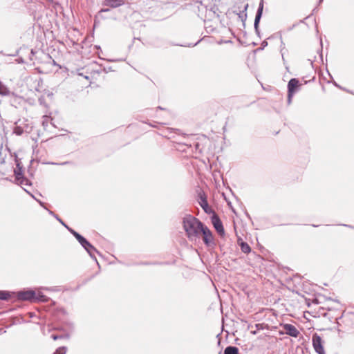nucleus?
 Returning <instances> with one entry per match:
<instances>
[{
    "label": "nucleus",
    "mask_w": 354,
    "mask_h": 354,
    "mask_svg": "<svg viewBox=\"0 0 354 354\" xmlns=\"http://www.w3.org/2000/svg\"><path fill=\"white\" fill-rule=\"evenodd\" d=\"M183 224L188 239L191 241H197L201 235V229L204 224L192 215L185 216Z\"/></svg>",
    "instance_id": "f257e3e1"
},
{
    "label": "nucleus",
    "mask_w": 354,
    "mask_h": 354,
    "mask_svg": "<svg viewBox=\"0 0 354 354\" xmlns=\"http://www.w3.org/2000/svg\"><path fill=\"white\" fill-rule=\"evenodd\" d=\"M300 86L299 81L296 78H292L288 83V103L290 104L294 93Z\"/></svg>",
    "instance_id": "f03ea898"
},
{
    "label": "nucleus",
    "mask_w": 354,
    "mask_h": 354,
    "mask_svg": "<svg viewBox=\"0 0 354 354\" xmlns=\"http://www.w3.org/2000/svg\"><path fill=\"white\" fill-rule=\"evenodd\" d=\"M281 326L283 328L284 331H279L280 335L286 334L293 337H297L299 335V331L293 325L290 324H282Z\"/></svg>",
    "instance_id": "7ed1b4c3"
},
{
    "label": "nucleus",
    "mask_w": 354,
    "mask_h": 354,
    "mask_svg": "<svg viewBox=\"0 0 354 354\" xmlns=\"http://www.w3.org/2000/svg\"><path fill=\"white\" fill-rule=\"evenodd\" d=\"M312 343L316 353L318 354H325L324 348L322 345V339L321 337L317 333H315L313 335Z\"/></svg>",
    "instance_id": "20e7f679"
},
{
    "label": "nucleus",
    "mask_w": 354,
    "mask_h": 354,
    "mask_svg": "<svg viewBox=\"0 0 354 354\" xmlns=\"http://www.w3.org/2000/svg\"><path fill=\"white\" fill-rule=\"evenodd\" d=\"M201 234H203L204 243L207 246H210L212 244H214L212 233L205 225L203 226L202 229H201Z\"/></svg>",
    "instance_id": "39448f33"
},
{
    "label": "nucleus",
    "mask_w": 354,
    "mask_h": 354,
    "mask_svg": "<svg viewBox=\"0 0 354 354\" xmlns=\"http://www.w3.org/2000/svg\"><path fill=\"white\" fill-rule=\"evenodd\" d=\"M0 95L10 97L11 102H17L18 100H19V97L13 92L10 91L1 82L0 83Z\"/></svg>",
    "instance_id": "423d86ee"
},
{
    "label": "nucleus",
    "mask_w": 354,
    "mask_h": 354,
    "mask_svg": "<svg viewBox=\"0 0 354 354\" xmlns=\"http://www.w3.org/2000/svg\"><path fill=\"white\" fill-rule=\"evenodd\" d=\"M36 297V292L32 290L19 291L17 293V298L22 301H34V298Z\"/></svg>",
    "instance_id": "0eeeda50"
},
{
    "label": "nucleus",
    "mask_w": 354,
    "mask_h": 354,
    "mask_svg": "<svg viewBox=\"0 0 354 354\" xmlns=\"http://www.w3.org/2000/svg\"><path fill=\"white\" fill-rule=\"evenodd\" d=\"M263 6H264V1L261 0L259 4V7L257 9V12L256 13L255 19H254V27L255 29V32L259 34V24L262 16L263 10Z\"/></svg>",
    "instance_id": "6e6552de"
},
{
    "label": "nucleus",
    "mask_w": 354,
    "mask_h": 354,
    "mask_svg": "<svg viewBox=\"0 0 354 354\" xmlns=\"http://www.w3.org/2000/svg\"><path fill=\"white\" fill-rule=\"evenodd\" d=\"M125 3V0H104L102 6L111 8H116Z\"/></svg>",
    "instance_id": "1a4fd4ad"
},
{
    "label": "nucleus",
    "mask_w": 354,
    "mask_h": 354,
    "mask_svg": "<svg viewBox=\"0 0 354 354\" xmlns=\"http://www.w3.org/2000/svg\"><path fill=\"white\" fill-rule=\"evenodd\" d=\"M212 224L217 231V232L220 234H224V228L222 224L221 221L217 216H213L212 218Z\"/></svg>",
    "instance_id": "9d476101"
},
{
    "label": "nucleus",
    "mask_w": 354,
    "mask_h": 354,
    "mask_svg": "<svg viewBox=\"0 0 354 354\" xmlns=\"http://www.w3.org/2000/svg\"><path fill=\"white\" fill-rule=\"evenodd\" d=\"M76 239L78 241V242L80 243V245L84 248H92V245L81 234H79L78 236H76Z\"/></svg>",
    "instance_id": "9b49d317"
},
{
    "label": "nucleus",
    "mask_w": 354,
    "mask_h": 354,
    "mask_svg": "<svg viewBox=\"0 0 354 354\" xmlns=\"http://www.w3.org/2000/svg\"><path fill=\"white\" fill-rule=\"evenodd\" d=\"M200 199H201V201L199 202L200 205L201 206V207L203 208V209L206 213H209V207L208 203H207V199H206V197H205V196H204L201 195V196H200Z\"/></svg>",
    "instance_id": "f8f14e48"
},
{
    "label": "nucleus",
    "mask_w": 354,
    "mask_h": 354,
    "mask_svg": "<svg viewBox=\"0 0 354 354\" xmlns=\"http://www.w3.org/2000/svg\"><path fill=\"white\" fill-rule=\"evenodd\" d=\"M48 301V298L45 296L42 292L38 291L36 292V297L34 298V301H42L46 302Z\"/></svg>",
    "instance_id": "ddd939ff"
},
{
    "label": "nucleus",
    "mask_w": 354,
    "mask_h": 354,
    "mask_svg": "<svg viewBox=\"0 0 354 354\" xmlns=\"http://www.w3.org/2000/svg\"><path fill=\"white\" fill-rule=\"evenodd\" d=\"M224 354H239V348L233 346H227L224 350Z\"/></svg>",
    "instance_id": "4468645a"
},
{
    "label": "nucleus",
    "mask_w": 354,
    "mask_h": 354,
    "mask_svg": "<svg viewBox=\"0 0 354 354\" xmlns=\"http://www.w3.org/2000/svg\"><path fill=\"white\" fill-rule=\"evenodd\" d=\"M86 252L89 254L90 257L92 258V259H94L95 261L97 260L96 259V257H95V254L94 253L95 252H97L98 253L97 250L95 248V247L93 245H92V248H84Z\"/></svg>",
    "instance_id": "2eb2a0df"
},
{
    "label": "nucleus",
    "mask_w": 354,
    "mask_h": 354,
    "mask_svg": "<svg viewBox=\"0 0 354 354\" xmlns=\"http://www.w3.org/2000/svg\"><path fill=\"white\" fill-rule=\"evenodd\" d=\"M241 251L245 254L249 253L251 250V248L249 246V245L245 242H242L241 243Z\"/></svg>",
    "instance_id": "dca6fc26"
},
{
    "label": "nucleus",
    "mask_w": 354,
    "mask_h": 354,
    "mask_svg": "<svg viewBox=\"0 0 354 354\" xmlns=\"http://www.w3.org/2000/svg\"><path fill=\"white\" fill-rule=\"evenodd\" d=\"M10 297V294L6 291H0V300H8Z\"/></svg>",
    "instance_id": "f3484780"
},
{
    "label": "nucleus",
    "mask_w": 354,
    "mask_h": 354,
    "mask_svg": "<svg viewBox=\"0 0 354 354\" xmlns=\"http://www.w3.org/2000/svg\"><path fill=\"white\" fill-rule=\"evenodd\" d=\"M67 351V348L65 346H62L58 348L55 352L54 354H66Z\"/></svg>",
    "instance_id": "a211bd4d"
},
{
    "label": "nucleus",
    "mask_w": 354,
    "mask_h": 354,
    "mask_svg": "<svg viewBox=\"0 0 354 354\" xmlns=\"http://www.w3.org/2000/svg\"><path fill=\"white\" fill-rule=\"evenodd\" d=\"M51 337L54 340H57L58 339H62V338L68 339L69 338V334H65L64 335H52Z\"/></svg>",
    "instance_id": "6ab92c4d"
},
{
    "label": "nucleus",
    "mask_w": 354,
    "mask_h": 354,
    "mask_svg": "<svg viewBox=\"0 0 354 354\" xmlns=\"http://www.w3.org/2000/svg\"><path fill=\"white\" fill-rule=\"evenodd\" d=\"M14 133L17 136H21L24 133V129L21 127L17 126L14 129Z\"/></svg>",
    "instance_id": "aec40b11"
},
{
    "label": "nucleus",
    "mask_w": 354,
    "mask_h": 354,
    "mask_svg": "<svg viewBox=\"0 0 354 354\" xmlns=\"http://www.w3.org/2000/svg\"><path fill=\"white\" fill-rule=\"evenodd\" d=\"M19 184L27 185L29 184V181L27 178H24L23 176H21V179L17 180Z\"/></svg>",
    "instance_id": "412c9836"
},
{
    "label": "nucleus",
    "mask_w": 354,
    "mask_h": 354,
    "mask_svg": "<svg viewBox=\"0 0 354 354\" xmlns=\"http://www.w3.org/2000/svg\"><path fill=\"white\" fill-rule=\"evenodd\" d=\"M15 177H16V180H19L21 179V176H22V173L21 171V169H19V170H15Z\"/></svg>",
    "instance_id": "4be33fe9"
},
{
    "label": "nucleus",
    "mask_w": 354,
    "mask_h": 354,
    "mask_svg": "<svg viewBox=\"0 0 354 354\" xmlns=\"http://www.w3.org/2000/svg\"><path fill=\"white\" fill-rule=\"evenodd\" d=\"M50 120V118L49 116H47V115L43 116L42 124L44 127H46L47 126V124Z\"/></svg>",
    "instance_id": "5701e85b"
},
{
    "label": "nucleus",
    "mask_w": 354,
    "mask_h": 354,
    "mask_svg": "<svg viewBox=\"0 0 354 354\" xmlns=\"http://www.w3.org/2000/svg\"><path fill=\"white\" fill-rule=\"evenodd\" d=\"M41 289H44L48 291H59L60 288L59 287H51V288H41Z\"/></svg>",
    "instance_id": "b1692460"
},
{
    "label": "nucleus",
    "mask_w": 354,
    "mask_h": 354,
    "mask_svg": "<svg viewBox=\"0 0 354 354\" xmlns=\"http://www.w3.org/2000/svg\"><path fill=\"white\" fill-rule=\"evenodd\" d=\"M66 227L67 228V230L76 238V236H78L80 234L77 233L76 231H75L74 230H73L72 228H70L69 227H68L67 225L66 226Z\"/></svg>",
    "instance_id": "393cba45"
},
{
    "label": "nucleus",
    "mask_w": 354,
    "mask_h": 354,
    "mask_svg": "<svg viewBox=\"0 0 354 354\" xmlns=\"http://www.w3.org/2000/svg\"><path fill=\"white\" fill-rule=\"evenodd\" d=\"M71 163V162L66 161V162H60V163H52V164L57 165H69Z\"/></svg>",
    "instance_id": "a878e982"
},
{
    "label": "nucleus",
    "mask_w": 354,
    "mask_h": 354,
    "mask_svg": "<svg viewBox=\"0 0 354 354\" xmlns=\"http://www.w3.org/2000/svg\"><path fill=\"white\" fill-rule=\"evenodd\" d=\"M55 218H56V219H57V221H59V222L62 225H64V226L66 227V225L63 222V221H62L61 218H59L58 217V216H57H57H55Z\"/></svg>",
    "instance_id": "bb28decb"
},
{
    "label": "nucleus",
    "mask_w": 354,
    "mask_h": 354,
    "mask_svg": "<svg viewBox=\"0 0 354 354\" xmlns=\"http://www.w3.org/2000/svg\"><path fill=\"white\" fill-rule=\"evenodd\" d=\"M110 11V8L109 7L106 8H102L100 12H99V14L102 13V12H109Z\"/></svg>",
    "instance_id": "cd10ccee"
},
{
    "label": "nucleus",
    "mask_w": 354,
    "mask_h": 354,
    "mask_svg": "<svg viewBox=\"0 0 354 354\" xmlns=\"http://www.w3.org/2000/svg\"><path fill=\"white\" fill-rule=\"evenodd\" d=\"M48 212L50 215H53L54 217L55 216H57L53 212L50 211V210H48Z\"/></svg>",
    "instance_id": "c85d7f7f"
},
{
    "label": "nucleus",
    "mask_w": 354,
    "mask_h": 354,
    "mask_svg": "<svg viewBox=\"0 0 354 354\" xmlns=\"http://www.w3.org/2000/svg\"><path fill=\"white\" fill-rule=\"evenodd\" d=\"M285 48L283 47V49L281 50V56H282V59L284 61L285 59H284V57H283V50Z\"/></svg>",
    "instance_id": "c756f323"
},
{
    "label": "nucleus",
    "mask_w": 354,
    "mask_h": 354,
    "mask_svg": "<svg viewBox=\"0 0 354 354\" xmlns=\"http://www.w3.org/2000/svg\"><path fill=\"white\" fill-rule=\"evenodd\" d=\"M38 201V203H39V205H40L41 206H42V207H44V203L43 202H41V201Z\"/></svg>",
    "instance_id": "7c9ffc66"
},
{
    "label": "nucleus",
    "mask_w": 354,
    "mask_h": 354,
    "mask_svg": "<svg viewBox=\"0 0 354 354\" xmlns=\"http://www.w3.org/2000/svg\"><path fill=\"white\" fill-rule=\"evenodd\" d=\"M344 225V226H346V227H351V228H352V227H353L352 226H351V225Z\"/></svg>",
    "instance_id": "2f4dec72"
},
{
    "label": "nucleus",
    "mask_w": 354,
    "mask_h": 354,
    "mask_svg": "<svg viewBox=\"0 0 354 354\" xmlns=\"http://www.w3.org/2000/svg\"><path fill=\"white\" fill-rule=\"evenodd\" d=\"M242 15H243V12L242 13ZM246 17H247V15H246V14L245 13V14H244L245 19H246Z\"/></svg>",
    "instance_id": "473e14b6"
},
{
    "label": "nucleus",
    "mask_w": 354,
    "mask_h": 354,
    "mask_svg": "<svg viewBox=\"0 0 354 354\" xmlns=\"http://www.w3.org/2000/svg\"><path fill=\"white\" fill-rule=\"evenodd\" d=\"M337 331H338L339 334L341 333V330L339 328H337Z\"/></svg>",
    "instance_id": "72a5a7b5"
},
{
    "label": "nucleus",
    "mask_w": 354,
    "mask_h": 354,
    "mask_svg": "<svg viewBox=\"0 0 354 354\" xmlns=\"http://www.w3.org/2000/svg\"><path fill=\"white\" fill-rule=\"evenodd\" d=\"M324 0H319V3H321Z\"/></svg>",
    "instance_id": "f704fd0d"
},
{
    "label": "nucleus",
    "mask_w": 354,
    "mask_h": 354,
    "mask_svg": "<svg viewBox=\"0 0 354 354\" xmlns=\"http://www.w3.org/2000/svg\"><path fill=\"white\" fill-rule=\"evenodd\" d=\"M268 42H263V45H267Z\"/></svg>",
    "instance_id": "c9c22d12"
},
{
    "label": "nucleus",
    "mask_w": 354,
    "mask_h": 354,
    "mask_svg": "<svg viewBox=\"0 0 354 354\" xmlns=\"http://www.w3.org/2000/svg\"><path fill=\"white\" fill-rule=\"evenodd\" d=\"M268 42H263V45H267Z\"/></svg>",
    "instance_id": "e433bc0d"
},
{
    "label": "nucleus",
    "mask_w": 354,
    "mask_h": 354,
    "mask_svg": "<svg viewBox=\"0 0 354 354\" xmlns=\"http://www.w3.org/2000/svg\"><path fill=\"white\" fill-rule=\"evenodd\" d=\"M158 109H162V108L161 106H158Z\"/></svg>",
    "instance_id": "4c0bfd02"
},
{
    "label": "nucleus",
    "mask_w": 354,
    "mask_h": 354,
    "mask_svg": "<svg viewBox=\"0 0 354 354\" xmlns=\"http://www.w3.org/2000/svg\"><path fill=\"white\" fill-rule=\"evenodd\" d=\"M247 8H248V5L245 6V10L247 9Z\"/></svg>",
    "instance_id": "58836bf2"
}]
</instances>
